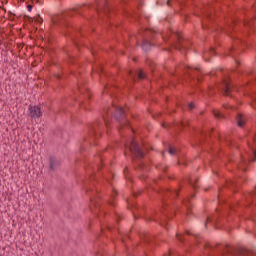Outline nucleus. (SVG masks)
Segmentation results:
<instances>
[{"instance_id": "1", "label": "nucleus", "mask_w": 256, "mask_h": 256, "mask_svg": "<svg viewBox=\"0 0 256 256\" xmlns=\"http://www.w3.org/2000/svg\"><path fill=\"white\" fill-rule=\"evenodd\" d=\"M129 151L137 159H143V157H145V154H143V151L141 150V148H139V145H137L135 143V140L131 141L130 146H129Z\"/></svg>"}, {"instance_id": "2", "label": "nucleus", "mask_w": 256, "mask_h": 256, "mask_svg": "<svg viewBox=\"0 0 256 256\" xmlns=\"http://www.w3.org/2000/svg\"><path fill=\"white\" fill-rule=\"evenodd\" d=\"M29 117L31 119H39L43 115V112H41V108L39 106H29Z\"/></svg>"}, {"instance_id": "3", "label": "nucleus", "mask_w": 256, "mask_h": 256, "mask_svg": "<svg viewBox=\"0 0 256 256\" xmlns=\"http://www.w3.org/2000/svg\"><path fill=\"white\" fill-rule=\"evenodd\" d=\"M115 109V118L119 121V119H123L125 117V111L121 107L114 106Z\"/></svg>"}, {"instance_id": "4", "label": "nucleus", "mask_w": 256, "mask_h": 256, "mask_svg": "<svg viewBox=\"0 0 256 256\" xmlns=\"http://www.w3.org/2000/svg\"><path fill=\"white\" fill-rule=\"evenodd\" d=\"M58 165H59V160H57V158H55V157H51L50 158V169H52V171H54V169H57Z\"/></svg>"}, {"instance_id": "5", "label": "nucleus", "mask_w": 256, "mask_h": 256, "mask_svg": "<svg viewBox=\"0 0 256 256\" xmlns=\"http://www.w3.org/2000/svg\"><path fill=\"white\" fill-rule=\"evenodd\" d=\"M236 121H237L238 127H244L245 126V117L243 115L238 114V116L236 118Z\"/></svg>"}, {"instance_id": "6", "label": "nucleus", "mask_w": 256, "mask_h": 256, "mask_svg": "<svg viewBox=\"0 0 256 256\" xmlns=\"http://www.w3.org/2000/svg\"><path fill=\"white\" fill-rule=\"evenodd\" d=\"M151 47V43L147 40H144L142 43V49H144V51H149Z\"/></svg>"}, {"instance_id": "7", "label": "nucleus", "mask_w": 256, "mask_h": 256, "mask_svg": "<svg viewBox=\"0 0 256 256\" xmlns=\"http://www.w3.org/2000/svg\"><path fill=\"white\" fill-rule=\"evenodd\" d=\"M224 95H229L231 93V85L227 82H224Z\"/></svg>"}, {"instance_id": "8", "label": "nucleus", "mask_w": 256, "mask_h": 256, "mask_svg": "<svg viewBox=\"0 0 256 256\" xmlns=\"http://www.w3.org/2000/svg\"><path fill=\"white\" fill-rule=\"evenodd\" d=\"M250 149H252V157L250 158V161H256V150H255V146H251V144H249Z\"/></svg>"}, {"instance_id": "9", "label": "nucleus", "mask_w": 256, "mask_h": 256, "mask_svg": "<svg viewBox=\"0 0 256 256\" xmlns=\"http://www.w3.org/2000/svg\"><path fill=\"white\" fill-rule=\"evenodd\" d=\"M213 114H214V117H216V119H223V114H221L219 110H214Z\"/></svg>"}, {"instance_id": "10", "label": "nucleus", "mask_w": 256, "mask_h": 256, "mask_svg": "<svg viewBox=\"0 0 256 256\" xmlns=\"http://www.w3.org/2000/svg\"><path fill=\"white\" fill-rule=\"evenodd\" d=\"M168 153H169L170 155H177V149H176V148H169Z\"/></svg>"}, {"instance_id": "11", "label": "nucleus", "mask_w": 256, "mask_h": 256, "mask_svg": "<svg viewBox=\"0 0 256 256\" xmlns=\"http://www.w3.org/2000/svg\"><path fill=\"white\" fill-rule=\"evenodd\" d=\"M138 77H139V79H145V73H143V71H140L138 73Z\"/></svg>"}, {"instance_id": "12", "label": "nucleus", "mask_w": 256, "mask_h": 256, "mask_svg": "<svg viewBox=\"0 0 256 256\" xmlns=\"http://www.w3.org/2000/svg\"><path fill=\"white\" fill-rule=\"evenodd\" d=\"M224 108L225 109H233V106H231V105H224Z\"/></svg>"}, {"instance_id": "13", "label": "nucleus", "mask_w": 256, "mask_h": 256, "mask_svg": "<svg viewBox=\"0 0 256 256\" xmlns=\"http://www.w3.org/2000/svg\"><path fill=\"white\" fill-rule=\"evenodd\" d=\"M243 163H244V162H242V163L239 165V169H242L243 171H245V169L243 168Z\"/></svg>"}, {"instance_id": "14", "label": "nucleus", "mask_w": 256, "mask_h": 256, "mask_svg": "<svg viewBox=\"0 0 256 256\" xmlns=\"http://www.w3.org/2000/svg\"><path fill=\"white\" fill-rule=\"evenodd\" d=\"M27 9H28V11H31V10L33 9V6L28 5V6H27Z\"/></svg>"}, {"instance_id": "15", "label": "nucleus", "mask_w": 256, "mask_h": 256, "mask_svg": "<svg viewBox=\"0 0 256 256\" xmlns=\"http://www.w3.org/2000/svg\"><path fill=\"white\" fill-rule=\"evenodd\" d=\"M193 107H195V104L190 103V104H189V108H190V109H193Z\"/></svg>"}, {"instance_id": "16", "label": "nucleus", "mask_w": 256, "mask_h": 256, "mask_svg": "<svg viewBox=\"0 0 256 256\" xmlns=\"http://www.w3.org/2000/svg\"><path fill=\"white\" fill-rule=\"evenodd\" d=\"M167 5H168V6L171 5V0H168V1H167Z\"/></svg>"}, {"instance_id": "17", "label": "nucleus", "mask_w": 256, "mask_h": 256, "mask_svg": "<svg viewBox=\"0 0 256 256\" xmlns=\"http://www.w3.org/2000/svg\"><path fill=\"white\" fill-rule=\"evenodd\" d=\"M210 53H215V50H214V49H211V50H210Z\"/></svg>"}, {"instance_id": "18", "label": "nucleus", "mask_w": 256, "mask_h": 256, "mask_svg": "<svg viewBox=\"0 0 256 256\" xmlns=\"http://www.w3.org/2000/svg\"><path fill=\"white\" fill-rule=\"evenodd\" d=\"M177 238L179 239V241H182L181 237H179V235H177Z\"/></svg>"}, {"instance_id": "19", "label": "nucleus", "mask_w": 256, "mask_h": 256, "mask_svg": "<svg viewBox=\"0 0 256 256\" xmlns=\"http://www.w3.org/2000/svg\"><path fill=\"white\" fill-rule=\"evenodd\" d=\"M174 193L176 194V196L179 195V192H178V191H175Z\"/></svg>"}, {"instance_id": "20", "label": "nucleus", "mask_w": 256, "mask_h": 256, "mask_svg": "<svg viewBox=\"0 0 256 256\" xmlns=\"http://www.w3.org/2000/svg\"><path fill=\"white\" fill-rule=\"evenodd\" d=\"M187 235H191V232H190V231H187Z\"/></svg>"}, {"instance_id": "21", "label": "nucleus", "mask_w": 256, "mask_h": 256, "mask_svg": "<svg viewBox=\"0 0 256 256\" xmlns=\"http://www.w3.org/2000/svg\"><path fill=\"white\" fill-rule=\"evenodd\" d=\"M193 188H194V189H196V188H197V186H196V185H193Z\"/></svg>"}, {"instance_id": "22", "label": "nucleus", "mask_w": 256, "mask_h": 256, "mask_svg": "<svg viewBox=\"0 0 256 256\" xmlns=\"http://www.w3.org/2000/svg\"><path fill=\"white\" fill-rule=\"evenodd\" d=\"M207 222H209V218H207Z\"/></svg>"}]
</instances>
